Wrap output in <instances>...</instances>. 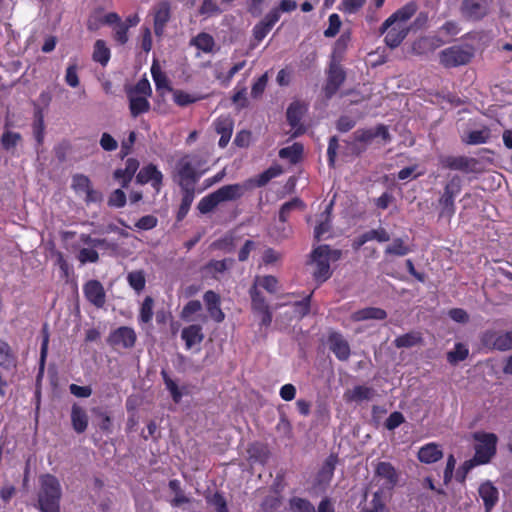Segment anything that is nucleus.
<instances>
[{"instance_id": "obj_1", "label": "nucleus", "mask_w": 512, "mask_h": 512, "mask_svg": "<svg viewBox=\"0 0 512 512\" xmlns=\"http://www.w3.org/2000/svg\"><path fill=\"white\" fill-rule=\"evenodd\" d=\"M415 13V4L408 3L384 21L380 31L385 34L384 41L387 46L396 48L402 43L410 30L409 20Z\"/></svg>"}, {"instance_id": "obj_2", "label": "nucleus", "mask_w": 512, "mask_h": 512, "mask_svg": "<svg viewBox=\"0 0 512 512\" xmlns=\"http://www.w3.org/2000/svg\"><path fill=\"white\" fill-rule=\"evenodd\" d=\"M206 161L196 154L181 156L175 165V177L180 187H194V184L207 171Z\"/></svg>"}, {"instance_id": "obj_3", "label": "nucleus", "mask_w": 512, "mask_h": 512, "mask_svg": "<svg viewBox=\"0 0 512 512\" xmlns=\"http://www.w3.org/2000/svg\"><path fill=\"white\" fill-rule=\"evenodd\" d=\"M38 504L41 512H59L62 489L58 479L50 474L40 477Z\"/></svg>"}, {"instance_id": "obj_4", "label": "nucleus", "mask_w": 512, "mask_h": 512, "mask_svg": "<svg viewBox=\"0 0 512 512\" xmlns=\"http://www.w3.org/2000/svg\"><path fill=\"white\" fill-rule=\"evenodd\" d=\"M474 439L477 441L475 446V456L472 460L466 461L462 468L465 473L475 465L486 464L496 452L497 436L493 433L476 432Z\"/></svg>"}, {"instance_id": "obj_5", "label": "nucleus", "mask_w": 512, "mask_h": 512, "mask_svg": "<svg viewBox=\"0 0 512 512\" xmlns=\"http://www.w3.org/2000/svg\"><path fill=\"white\" fill-rule=\"evenodd\" d=\"M341 256L338 250H332L327 245L315 248L311 255L310 264L313 266V276L322 283L331 276L330 262L337 261Z\"/></svg>"}, {"instance_id": "obj_6", "label": "nucleus", "mask_w": 512, "mask_h": 512, "mask_svg": "<svg viewBox=\"0 0 512 512\" xmlns=\"http://www.w3.org/2000/svg\"><path fill=\"white\" fill-rule=\"evenodd\" d=\"M462 189V179L458 175H453L444 187L443 194L439 199L441 208L440 215L451 217L455 212L454 200Z\"/></svg>"}, {"instance_id": "obj_7", "label": "nucleus", "mask_w": 512, "mask_h": 512, "mask_svg": "<svg viewBox=\"0 0 512 512\" xmlns=\"http://www.w3.org/2000/svg\"><path fill=\"white\" fill-rule=\"evenodd\" d=\"M439 163L443 168L464 173H479L482 170L479 160L466 156H441Z\"/></svg>"}, {"instance_id": "obj_8", "label": "nucleus", "mask_w": 512, "mask_h": 512, "mask_svg": "<svg viewBox=\"0 0 512 512\" xmlns=\"http://www.w3.org/2000/svg\"><path fill=\"white\" fill-rule=\"evenodd\" d=\"M473 55L471 47L452 46L440 53V62L445 67H456L469 63Z\"/></svg>"}, {"instance_id": "obj_9", "label": "nucleus", "mask_w": 512, "mask_h": 512, "mask_svg": "<svg viewBox=\"0 0 512 512\" xmlns=\"http://www.w3.org/2000/svg\"><path fill=\"white\" fill-rule=\"evenodd\" d=\"M71 187L74 192L83 197L87 203L98 202L102 199V194L93 189L90 179L83 174H75L72 177Z\"/></svg>"}, {"instance_id": "obj_10", "label": "nucleus", "mask_w": 512, "mask_h": 512, "mask_svg": "<svg viewBox=\"0 0 512 512\" xmlns=\"http://www.w3.org/2000/svg\"><path fill=\"white\" fill-rule=\"evenodd\" d=\"M249 294L252 311L260 317V324L268 327L272 322V312L265 298L255 287L250 288Z\"/></svg>"}, {"instance_id": "obj_11", "label": "nucleus", "mask_w": 512, "mask_h": 512, "mask_svg": "<svg viewBox=\"0 0 512 512\" xmlns=\"http://www.w3.org/2000/svg\"><path fill=\"white\" fill-rule=\"evenodd\" d=\"M483 344L487 347L507 351L512 349V332L489 331L483 335Z\"/></svg>"}, {"instance_id": "obj_12", "label": "nucleus", "mask_w": 512, "mask_h": 512, "mask_svg": "<svg viewBox=\"0 0 512 512\" xmlns=\"http://www.w3.org/2000/svg\"><path fill=\"white\" fill-rule=\"evenodd\" d=\"M108 341L113 346L131 348L136 342V333L130 327H119L110 334Z\"/></svg>"}, {"instance_id": "obj_13", "label": "nucleus", "mask_w": 512, "mask_h": 512, "mask_svg": "<svg viewBox=\"0 0 512 512\" xmlns=\"http://www.w3.org/2000/svg\"><path fill=\"white\" fill-rule=\"evenodd\" d=\"M136 179L140 184L150 183L156 192H159L162 186L163 174L155 165L149 164L139 171Z\"/></svg>"}, {"instance_id": "obj_14", "label": "nucleus", "mask_w": 512, "mask_h": 512, "mask_svg": "<svg viewBox=\"0 0 512 512\" xmlns=\"http://www.w3.org/2000/svg\"><path fill=\"white\" fill-rule=\"evenodd\" d=\"M479 497L482 499L486 512H490L499 499V491L491 481H484L478 488Z\"/></svg>"}, {"instance_id": "obj_15", "label": "nucleus", "mask_w": 512, "mask_h": 512, "mask_svg": "<svg viewBox=\"0 0 512 512\" xmlns=\"http://www.w3.org/2000/svg\"><path fill=\"white\" fill-rule=\"evenodd\" d=\"M328 346L339 360L345 361L349 358L350 346L341 334L337 332L331 333L328 338Z\"/></svg>"}, {"instance_id": "obj_16", "label": "nucleus", "mask_w": 512, "mask_h": 512, "mask_svg": "<svg viewBox=\"0 0 512 512\" xmlns=\"http://www.w3.org/2000/svg\"><path fill=\"white\" fill-rule=\"evenodd\" d=\"M171 18V7L168 2H160L154 8V31L157 36L164 32L166 24Z\"/></svg>"}, {"instance_id": "obj_17", "label": "nucleus", "mask_w": 512, "mask_h": 512, "mask_svg": "<svg viewBox=\"0 0 512 512\" xmlns=\"http://www.w3.org/2000/svg\"><path fill=\"white\" fill-rule=\"evenodd\" d=\"M83 291L87 300L96 307H102L105 303V291L102 284L97 280L88 281Z\"/></svg>"}, {"instance_id": "obj_18", "label": "nucleus", "mask_w": 512, "mask_h": 512, "mask_svg": "<svg viewBox=\"0 0 512 512\" xmlns=\"http://www.w3.org/2000/svg\"><path fill=\"white\" fill-rule=\"evenodd\" d=\"M234 122L230 116H220L214 121L215 131L220 135L218 145L224 148L229 143L233 133Z\"/></svg>"}, {"instance_id": "obj_19", "label": "nucleus", "mask_w": 512, "mask_h": 512, "mask_svg": "<svg viewBox=\"0 0 512 512\" xmlns=\"http://www.w3.org/2000/svg\"><path fill=\"white\" fill-rule=\"evenodd\" d=\"M81 240L85 244H88V245H90L92 247L91 248H82V249H80V251L78 253V256H77L78 260L81 262V264H86L88 262L89 263L97 262L99 256H98L97 251L94 249V247L103 244L104 240L92 239L88 235H82L81 236Z\"/></svg>"}, {"instance_id": "obj_20", "label": "nucleus", "mask_w": 512, "mask_h": 512, "mask_svg": "<svg viewBox=\"0 0 512 512\" xmlns=\"http://www.w3.org/2000/svg\"><path fill=\"white\" fill-rule=\"evenodd\" d=\"M181 338L185 342L187 350H191L194 347L199 346L204 339L202 326L198 324H191L183 328Z\"/></svg>"}, {"instance_id": "obj_21", "label": "nucleus", "mask_w": 512, "mask_h": 512, "mask_svg": "<svg viewBox=\"0 0 512 512\" xmlns=\"http://www.w3.org/2000/svg\"><path fill=\"white\" fill-rule=\"evenodd\" d=\"M345 79L343 70L336 64H331L328 79L325 86V94L327 97L333 96L339 89Z\"/></svg>"}, {"instance_id": "obj_22", "label": "nucleus", "mask_w": 512, "mask_h": 512, "mask_svg": "<svg viewBox=\"0 0 512 512\" xmlns=\"http://www.w3.org/2000/svg\"><path fill=\"white\" fill-rule=\"evenodd\" d=\"M417 456L420 462L432 464L443 457V451L438 444L432 442L422 446Z\"/></svg>"}, {"instance_id": "obj_23", "label": "nucleus", "mask_w": 512, "mask_h": 512, "mask_svg": "<svg viewBox=\"0 0 512 512\" xmlns=\"http://www.w3.org/2000/svg\"><path fill=\"white\" fill-rule=\"evenodd\" d=\"M246 191V186L242 184L225 185L215 191L220 203L232 201L240 198Z\"/></svg>"}, {"instance_id": "obj_24", "label": "nucleus", "mask_w": 512, "mask_h": 512, "mask_svg": "<svg viewBox=\"0 0 512 512\" xmlns=\"http://www.w3.org/2000/svg\"><path fill=\"white\" fill-rule=\"evenodd\" d=\"M204 302L211 318L216 322H222L225 315L220 308L219 296L213 291H207L204 294Z\"/></svg>"}, {"instance_id": "obj_25", "label": "nucleus", "mask_w": 512, "mask_h": 512, "mask_svg": "<svg viewBox=\"0 0 512 512\" xmlns=\"http://www.w3.org/2000/svg\"><path fill=\"white\" fill-rule=\"evenodd\" d=\"M138 168L139 162L134 158H129L126 161L125 168L116 170L114 177L120 181L122 187L126 188Z\"/></svg>"}, {"instance_id": "obj_26", "label": "nucleus", "mask_w": 512, "mask_h": 512, "mask_svg": "<svg viewBox=\"0 0 512 512\" xmlns=\"http://www.w3.org/2000/svg\"><path fill=\"white\" fill-rule=\"evenodd\" d=\"M376 474L385 480V484L389 488H393L398 482V473L392 464L388 462H380L376 467Z\"/></svg>"}, {"instance_id": "obj_27", "label": "nucleus", "mask_w": 512, "mask_h": 512, "mask_svg": "<svg viewBox=\"0 0 512 512\" xmlns=\"http://www.w3.org/2000/svg\"><path fill=\"white\" fill-rule=\"evenodd\" d=\"M374 395L375 391L371 387L359 385L347 390L344 398L348 402H361L372 399Z\"/></svg>"}, {"instance_id": "obj_28", "label": "nucleus", "mask_w": 512, "mask_h": 512, "mask_svg": "<svg viewBox=\"0 0 512 512\" xmlns=\"http://www.w3.org/2000/svg\"><path fill=\"white\" fill-rule=\"evenodd\" d=\"M71 422L73 429L77 433H83L88 426V416L86 411L77 404H74L71 409Z\"/></svg>"}, {"instance_id": "obj_29", "label": "nucleus", "mask_w": 512, "mask_h": 512, "mask_svg": "<svg viewBox=\"0 0 512 512\" xmlns=\"http://www.w3.org/2000/svg\"><path fill=\"white\" fill-rule=\"evenodd\" d=\"M491 136L489 128H482L479 130H472L462 136V141L468 145H479L486 143Z\"/></svg>"}, {"instance_id": "obj_30", "label": "nucleus", "mask_w": 512, "mask_h": 512, "mask_svg": "<svg viewBox=\"0 0 512 512\" xmlns=\"http://www.w3.org/2000/svg\"><path fill=\"white\" fill-rule=\"evenodd\" d=\"M129 108L133 117L147 112L150 109V103L147 97L138 96L135 94L129 95Z\"/></svg>"}, {"instance_id": "obj_31", "label": "nucleus", "mask_w": 512, "mask_h": 512, "mask_svg": "<svg viewBox=\"0 0 512 512\" xmlns=\"http://www.w3.org/2000/svg\"><path fill=\"white\" fill-rule=\"evenodd\" d=\"M151 75L158 91L164 93L171 90L165 73L162 72L160 65L156 61L151 66Z\"/></svg>"}, {"instance_id": "obj_32", "label": "nucleus", "mask_w": 512, "mask_h": 512, "mask_svg": "<svg viewBox=\"0 0 512 512\" xmlns=\"http://www.w3.org/2000/svg\"><path fill=\"white\" fill-rule=\"evenodd\" d=\"M387 314L383 309L380 308H374V307H368L361 309L359 311H356L352 314V319L354 321H363L368 319H377L382 320L386 318Z\"/></svg>"}, {"instance_id": "obj_33", "label": "nucleus", "mask_w": 512, "mask_h": 512, "mask_svg": "<svg viewBox=\"0 0 512 512\" xmlns=\"http://www.w3.org/2000/svg\"><path fill=\"white\" fill-rule=\"evenodd\" d=\"M337 463V457L330 455L324 462L322 468L318 474V481L320 484H327L333 477L335 466Z\"/></svg>"}, {"instance_id": "obj_34", "label": "nucleus", "mask_w": 512, "mask_h": 512, "mask_svg": "<svg viewBox=\"0 0 512 512\" xmlns=\"http://www.w3.org/2000/svg\"><path fill=\"white\" fill-rule=\"evenodd\" d=\"M182 188V200L178 211V219H182L188 213L191 204L195 197L194 187H181Z\"/></svg>"}, {"instance_id": "obj_35", "label": "nucleus", "mask_w": 512, "mask_h": 512, "mask_svg": "<svg viewBox=\"0 0 512 512\" xmlns=\"http://www.w3.org/2000/svg\"><path fill=\"white\" fill-rule=\"evenodd\" d=\"M306 111V106L299 102L292 103L287 109V120L293 128H297L302 115Z\"/></svg>"}, {"instance_id": "obj_36", "label": "nucleus", "mask_w": 512, "mask_h": 512, "mask_svg": "<svg viewBox=\"0 0 512 512\" xmlns=\"http://www.w3.org/2000/svg\"><path fill=\"white\" fill-rule=\"evenodd\" d=\"M92 58L95 62L105 66L110 59V50L107 47L105 41L97 40L94 44V50Z\"/></svg>"}, {"instance_id": "obj_37", "label": "nucleus", "mask_w": 512, "mask_h": 512, "mask_svg": "<svg viewBox=\"0 0 512 512\" xmlns=\"http://www.w3.org/2000/svg\"><path fill=\"white\" fill-rule=\"evenodd\" d=\"M259 286L269 293H276L279 288L278 280L271 275L257 276L252 287H255L258 290Z\"/></svg>"}, {"instance_id": "obj_38", "label": "nucleus", "mask_w": 512, "mask_h": 512, "mask_svg": "<svg viewBox=\"0 0 512 512\" xmlns=\"http://www.w3.org/2000/svg\"><path fill=\"white\" fill-rule=\"evenodd\" d=\"M303 152V147L299 143H294L289 147L282 148L279 151V157L282 159H287L291 163H296Z\"/></svg>"}, {"instance_id": "obj_39", "label": "nucleus", "mask_w": 512, "mask_h": 512, "mask_svg": "<svg viewBox=\"0 0 512 512\" xmlns=\"http://www.w3.org/2000/svg\"><path fill=\"white\" fill-rule=\"evenodd\" d=\"M288 506L290 512H316L312 503L300 497H292Z\"/></svg>"}, {"instance_id": "obj_40", "label": "nucleus", "mask_w": 512, "mask_h": 512, "mask_svg": "<svg viewBox=\"0 0 512 512\" xmlns=\"http://www.w3.org/2000/svg\"><path fill=\"white\" fill-rule=\"evenodd\" d=\"M464 10L473 18H480L487 13V8L478 0H466L464 2Z\"/></svg>"}, {"instance_id": "obj_41", "label": "nucleus", "mask_w": 512, "mask_h": 512, "mask_svg": "<svg viewBox=\"0 0 512 512\" xmlns=\"http://www.w3.org/2000/svg\"><path fill=\"white\" fill-rule=\"evenodd\" d=\"M468 354V347L462 343H457L455 344L454 349L448 352L447 359L451 364H456L465 360Z\"/></svg>"}, {"instance_id": "obj_42", "label": "nucleus", "mask_w": 512, "mask_h": 512, "mask_svg": "<svg viewBox=\"0 0 512 512\" xmlns=\"http://www.w3.org/2000/svg\"><path fill=\"white\" fill-rule=\"evenodd\" d=\"M330 209L331 205L327 206L325 212L321 214L319 224L315 227L314 235L318 240H320L329 231Z\"/></svg>"}, {"instance_id": "obj_43", "label": "nucleus", "mask_w": 512, "mask_h": 512, "mask_svg": "<svg viewBox=\"0 0 512 512\" xmlns=\"http://www.w3.org/2000/svg\"><path fill=\"white\" fill-rule=\"evenodd\" d=\"M0 366L10 368L15 366V357L9 345L0 340Z\"/></svg>"}, {"instance_id": "obj_44", "label": "nucleus", "mask_w": 512, "mask_h": 512, "mask_svg": "<svg viewBox=\"0 0 512 512\" xmlns=\"http://www.w3.org/2000/svg\"><path fill=\"white\" fill-rule=\"evenodd\" d=\"M220 204L215 192L203 197L198 203V210L202 214L211 212L215 207Z\"/></svg>"}, {"instance_id": "obj_45", "label": "nucleus", "mask_w": 512, "mask_h": 512, "mask_svg": "<svg viewBox=\"0 0 512 512\" xmlns=\"http://www.w3.org/2000/svg\"><path fill=\"white\" fill-rule=\"evenodd\" d=\"M194 45L203 50L204 52H210L214 46L213 38L206 33H201L193 40Z\"/></svg>"}, {"instance_id": "obj_46", "label": "nucleus", "mask_w": 512, "mask_h": 512, "mask_svg": "<svg viewBox=\"0 0 512 512\" xmlns=\"http://www.w3.org/2000/svg\"><path fill=\"white\" fill-rule=\"evenodd\" d=\"M130 286L136 290L141 291L145 287V277L142 271L130 272L127 276Z\"/></svg>"}, {"instance_id": "obj_47", "label": "nucleus", "mask_w": 512, "mask_h": 512, "mask_svg": "<svg viewBox=\"0 0 512 512\" xmlns=\"http://www.w3.org/2000/svg\"><path fill=\"white\" fill-rule=\"evenodd\" d=\"M65 82L72 88L79 85L78 66L75 62L68 65L65 73Z\"/></svg>"}, {"instance_id": "obj_48", "label": "nucleus", "mask_w": 512, "mask_h": 512, "mask_svg": "<svg viewBox=\"0 0 512 512\" xmlns=\"http://www.w3.org/2000/svg\"><path fill=\"white\" fill-rule=\"evenodd\" d=\"M21 140V135L17 132L6 131L1 137L2 146L6 150L14 148Z\"/></svg>"}, {"instance_id": "obj_49", "label": "nucleus", "mask_w": 512, "mask_h": 512, "mask_svg": "<svg viewBox=\"0 0 512 512\" xmlns=\"http://www.w3.org/2000/svg\"><path fill=\"white\" fill-rule=\"evenodd\" d=\"M202 309V305L198 300L189 301L181 311V318L185 321H190L191 316Z\"/></svg>"}, {"instance_id": "obj_50", "label": "nucleus", "mask_w": 512, "mask_h": 512, "mask_svg": "<svg viewBox=\"0 0 512 512\" xmlns=\"http://www.w3.org/2000/svg\"><path fill=\"white\" fill-rule=\"evenodd\" d=\"M166 388L172 395L173 400L178 403L182 398V393L180 392L177 384L168 376L165 371L161 372Z\"/></svg>"}, {"instance_id": "obj_51", "label": "nucleus", "mask_w": 512, "mask_h": 512, "mask_svg": "<svg viewBox=\"0 0 512 512\" xmlns=\"http://www.w3.org/2000/svg\"><path fill=\"white\" fill-rule=\"evenodd\" d=\"M409 248L404 244L401 239H395L389 246L386 248L387 254H393L397 256H404L408 254Z\"/></svg>"}, {"instance_id": "obj_52", "label": "nucleus", "mask_w": 512, "mask_h": 512, "mask_svg": "<svg viewBox=\"0 0 512 512\" xmlns=\"http://www.w3.org/2000/svg\"><path fill=\"white\" fill-rule=\"evenodd\" d=\"M420 338L417 334L408 333L402 336H399L395 339L394 343L398 348L402 347H412L419 342Z\"/></svg>"}, {"instance_id": "obj_53", "label": "nucleus", "mask_w": 512, "mask_h": 512, "mask_svg": "<svg viewBox=\"0 0 512 512\" xmlns=\"http://www.w3.org/2000/svg\"><path fill=\"white\" fill-rule=\"evenodd\" d=\"M245 65L246 61H240L234 64L226 75H224L223 73H218L216 77L217 79L221 80L225 85H228L232 78L235 76V74L242 70L245 67Z\"/></svg>"}, {"instance_id": "obj_54", "label": "nucleus", "mask_w": 512, "mask_h": 512, "mask_svg": "<svg viewBox=\"0 0 512 512\" xmlns=\"http://www.w3.org/2000/svg\"><path fill=\"white\" fill-rule=\"evenodd\" d=\"M153 316V300L150 297H146L142 303L140 309V320L144 323H148Z\"/></svg>"}, {"instance_id": "obj_55", "label": "nucleus", "mask_w": 512, "mask_h": 512, "mask_svg": "<svg viewBox=\"0 0 512 512\" xmlns=\"http://www.w3.org/2000/svg\"><path fill=\"white\" fill-rule=\"evenodd\" d=\"M341 19L338 14L333 13L329 16L328 28L324 31L326 37H334L340 30Z\"/></svg>"}, {"instance_id": "obj_56", "label": "nucleus", "mask_w": 512, "mask_h": 512, "mask_svg": "<svg viewBox=\"0 0 512 512\" xmlns=\"http://www.w3.org/2000/svg\"><path fill=\"white\" fill-rule=\"evenodd\" d=\"M366 0H341V9L348 14L358 12L365 4Z\"/></svg>"}, {"instance_id": "obj_57", "label": "nucleus", "mask_w": 512, "mask_h": 512, "mask_svg": "<svg viewBox=\"0 0 512 512\" xmlns=\"http://www.w3.org/2000/svg\"><path fill=\"white\" fill-rule=\"evenodd\" d=\"M208 503L215 508L216 512H228L226 500L219 493H215L210 496L208 498Z\"/></svg>"}, {"instance_id": "obj_58", "label": "nucleus", "mask_w": 512, "mask_h": 512, "mask_svg": "<svg viewBox=\"0 0 512 512\" xmlns=\"http://www.w3.org/2000/svg\"><path fill=\"white\" fill-rule=\"evenodd\" d=\"M151 93H152V90H151L149 81L146 78H143L138 81V83L136 84V86L134 88V91L131 92L130 94H135V95L143 96V97H149L151 95Z\"/></svg>"}, {"instance_id": "obj_59", "label": "nucleus", "mask_w": 512, "mask_h": 512, "mask_svg": "<svg viewBox=\"0 0 512 512\" xmlns=\"http://www.w3.org/2000/svg\"><path fill=\"white\" fill-rule=\"evenodd\" d=\"M126 203V195L121 189L115 190L109 197L108 204L113 207L121 208Z\"/></svg>"}, {"instance_id": "obj_60", "label": "nucleus", "mask_w": 512, "mask_h": 512, "mask_svg": "<svg viewBox=\"0 0 512 512\" xmlns=\"http://www.w3.org/2000/svg\"><path fill=\"white\" fill-rule=\"evenodd\" d=\"M128 25L121 22L114 27V38L120 44H125L128 41Z\"/></svg>"}, {"instance_id": "obj_61", "label": "nucleus", "mask_w": 512, "mask_h": 512, "mask_svg": "<svg viewBox=\"0 0 512 512\" xmlns=\"http://www.w3.org/2000/svg\"><path fill=\"white\" fill-rule=\"evenodd\" d=\"M173 99L179 106H186L197 100V98L193 97L192 95L180 90L174 91Z\"/></svg>"}, {"instance_id": "obj_62", "label": "nucleus", "mask_w": 512, "mask_h": 512, "mask_svg": "<svg viewBox=\"0 0 512 512\" xmlns=\"http://www.w3.org/2000/svg\"><path fill=\"white\" fill-rule=\"evenodd\" d=\"M232 263L233 260L231 259L212 261L209 264V269L213 271L215 274L223 273L232 265Z\"/></svg>"}, {"instance_id": "obj_63", "label": "nucleus", "mask_w": 512, "mask_h": 512, "mask_svg": "<svg viewBox=\"0 0 512 512\" xmlns=\"http://www.w3.org/2000/svg\"><path fill=\"white\" fill-rule=\"evenodd\" d=\"M70 393L78 398H88L92 394V389L89 386H79L76 384H71L69 386Z\"/></svg>"}, {"instance_id": "obj_64", "label": "nucleus", "mask_w": 512, "mask_h": 512, "mask_svg": "<svg viewBox=\"0 0 512 512\" xmlns=\"http://www.w3.org/2000/svg\"><path fill=\"white\" fill-rule=\"evenodd\" d=\"M404 422V417L400 412H393L387 418L385 426L388 430H394Z\"/></svg>"}]
</instances>
